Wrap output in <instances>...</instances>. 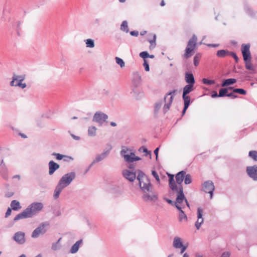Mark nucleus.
<instances>
[{
  "instance_id": "1",
  "label": "nucleus",
  "mask_w": 257,
  "mask_h": 257,
  "mask_svg": "<svg viewBox=\"0 0 257 257\" xmlns=\"http://www.w3.org/2000/svg\"><path fill=\"white\" fill-rule=\"evenodd\" d=\"M169 177V185L170 188L173 191L177 192L176 201L175 202V207L177 209H181L184 208L185 204H183V202H185V205L188 207H189V204L186 199L183 192V188L182 186L177 187L176 184L174 179V175L168 174Z\"/></svg>"
},
{
  "instance_id": "2",
  "label": "nucleus",
  "mask_w": 257,
  "mask_h": 257,
  "mask_svg": "<svg viewBox=\"0 0 257 257\" xmlns=\"http://www.w3.org/2000/svg\"><path fill=\"white\" fill-rule=\"evenodd\" d=\"M43 208L44 204L42 202H33L28 205L22 212L17 215L14 220L17 221L20 219L33 217L40 212Z\"/></svg>"
},
{
  "instance_id": "3",
  "label": "nucleus",
  "mask_w": 257,
  "mask_h": 257,
  "mask_svg": "<svg viewBox=\"0 0 257 257\" xmlns=\"http://www.w3.org/2000/svg\"><path fill=\"white\" fill-rule=\"evenodd\" d=\"M75 177V173L71 172L64 175L61 178L54 190L53 197L55 199L59 197L63 189L69 186Z\"/></svg>"
},
{
  "instance_id": "4",
  "label": "nucleus",
  "mask_w": 257,
  "mask_h": 257,
  "mask_svg": "<svg viewBox=\"0 0 257 257\" xmlns=\"http://www.w3.org/2000/svg\"><path fill=\"white\" fill-rule=\"evenodd\" d=\"M137 179L139 181L140 187L143 192L153 189V186L150 179L143 172L141 171L139 173Z\"/></svg>"
},
{
  "instance_id": "5",
  "label": "nucleus",
  "mask_w": 257,
  "mask_h": 257,
  "mask_svg": "<svg viewBox=\"0 0 257 257\" xmlns=\"http://www.w3.org/2000/svg\"><path fill=\"white\" fill-rule=\"evenodd\" d=\"M197 40V37L195 35H193L192 38L189 40L185 49V52L184 54L185 58H188L192 56V53L196 47Z\"/></svg>"
},
{
  "instance_id": "6",
  "label": "nucleus",
  "mask_w": 257,
  "mask_h": 257,
  "mask_svg": "<svg viewBox=\"0 0 257 257\" xmlns=\"http://www.w3.org/2000/svg\"><path fill=\"white\" fill-rule=\"evenodd\" d=\"M176 92V90H173L166 94L164 99L165 104L163 108L164 113H166L170 109Z\"/></svg>"
},
{
  "instance_id": "7",
  "label": "nucleus",
  "mask_w": 257,
  "mask_h": 257,
  "mask_svg": "<svg viewBox=\"0 0 257 257\" xmlns=\"http://www.w3.org/2000/svg\"><path fill=\"white\" fill-rule=\"evenodd\" d=\"M142 198L146 202H156L158 199V194L152 189L149 191L143 192Z\"/></svg>"
},
{
  "instance_id": "8",
  "label": "nucleus",
  "mask_w": 257,
  "mask_h": 257,
  "mask_svg": "<svg viewBox=\"0 0 257 257\" xmlns=\"http://www.w3.org/2000/svg\"><path fill=\"white\" fill-rule=\"evenodd\" d=\"M111 149L112 147L111 145H109L108 148L105 149L102 153L97 154L91 164H90V167H91L94 164L99 162L106 158Z\"/></svg>"
},
{
  "instance_id": "9",
  "label": "nucleus",
  "mask_w": 257,
  "mask_h": 257,
  "mask_svg": "<svg viewBox=\"0 0 257 257\" xmlns=\"http://www.w3.org/2000/svg\"><path fill=\"white\" fill-rule=\"evenodd\" d=\"M108 117V116L106 114L99 111L94 113L92 120L98 123L99 125H102L106 121Z\"/></svg>"
},
{
  "instance_id": "10",
  "label": "nucleus",
  "mask_w": 257,
  "mask_h": 257,
  "mask_svg": "<svg viewBox=\"0 0 257 257\" xmlns=\"http://www.w3.org/2000/svg\"><path fill=\"white\" fill-rule=\"evenodd\" d=\"M49 223L48 222H45L41 223L38 227H37L32 232V237L33 238H37L40 234H44L47 229L46 227L48 226Z\"/></svg>"
},
{
  "instance_id": "11",
  "label": "nucleus",
  "mask_w": 257,
  "mask_h": 257,
  "mask_svg": "<svg viewBox=\"0 0 257 257\" xmlns=\"http://www.w3.org/2000/svg\"><path fill=\"white\" fill-rule=\"evenodd\" d=\"M214 188L213 183L211 181H206L202 184V190L206 193L210 194V199L212 198Z\"/></svg>"
},
{
  "instance_id": "12",
  "label": "nucleus",
  "mask_w": 257,
  "mask_h": 257,
  "mask_svg": "<svg viewBox=\"0 0 257 257\" xmlns=\"http://www.w3.org/2000/svg\"><path fill=\"white\" fill-rule=\"evenodd\" d=\"M13 239L17 243L23 244L26 242L25 233L23 231H18L14 234Z\"/></svg>"
},
{
  "instance_id": "13",
  "label": "nucleus",
  "mask_w": 257,
  "mask_h": 257,
  "mask_svg": "<svg viewBox=\"0 0 257 257\" xmlns=\"http://www.w3.org/2000/svg\"><path fill=\"white\" fill-rule=\"evenodd\" d=\"M249 44H242L241 45V52L243 60L246 61L247 60H251V54L249 51Z\"/></svg>"
},
{
  "instance_id": "14",
  "label": "nucleus",
  "mask_w": 257,
  "mask_h": 257,
  "mask_svg": "<svg viewBox=\"0 0 257 257\" xmlns=\"http://www.w3.org/2000/svg\"><path fill=\"white\" fill-rule=\"evenodd\" d=\"M246 173L249 177L254 181H257V166L247 167Z\"/></svg>"
},
{
  "instance_id": "15",
  "label": "nucleus",
  "mask_w": 257,
  "mask_h": 257,
  "mask_svg": "<svg viewBox=\"0 0 257 257\" xmlns=\"http://www.w3.org/2000/svg\"><path fill=\"white\" fill-rule=\"evenodd\" d=\"M203 210L201 208H198L197 212V220L195 223V226L197 229H199L201 225L204 222V219L203 218Z\"/></svg>"
},
{
  "instance_id": "16",
  "label": "nucleus",
  "mask_w": 257,
  "mask_h": 257,
  "mask_svg": "<svg viewBox=\"0 0 257 257\" xmlns=\"http://www.w3.org/2000/svg\"><path fill=\"white\" fill-rule=\"evenodd\" d=\"M25 79V76L24 75H18L14 74L12 77V80L10 82L11 86L17 87V83L23 82Z\"/></svg>"
},
{
  "instance_id": "17",
  "label": "nucleus",
  "mask_w": 257,
  "mask_h": 257,
  "mask_svg": "<svg viewBox=\"0 0 257 257\" xmlns=\"http://www.w3.org/2000/svg\"><path fill=\"white\" fill-rule=\"evenodd\" d=\"M122 174L123 176L131 182H133L136 178V173L128 170H124Z\"/></svg>"
},
{
  "instance_id": "18",
  "label": "nucleus",
  "mask_w": 257,
  "mask_h": 257,
  "mask_svg": "<svg viewBox=\"0 0 257 257\" xmlns=\"http://www.w3.org/2000/svg\"><path fill=\"white\" fill-rule=\"evenodd\" d=\"M49 174L52 175L60 168V165L53 161H50L48 163Z\"/></svg>"
},
{
  "instance_id": "19",
  "label": "nucleus",
  "mask_w": 257,
  "mask_h": 257,
  "mask_svg": "<svg viewBox=\"0 0 257 257\" xmlns=\"http://www.w3.org/2000/svg\"><path fill=\"white\" fill-rule=\"evenodd\" d=\"M186 175V172L182 171L178 173L176 175V184L177 187L182 186V183L184 179L185 175Z\"/></svg>"
},
{
  "instance_id": "20",
  "label": "nucleus",
  "mask_w": 257,
  "mask_h": 257,
  "mask_svg": "<svg viewBox=\"0 0 257 257\" xmlns=\"http://www.w3.org/2000/svg\"><path fill=\"white\" fill-rule=\"evenodd\" d=\"M141 83V77L137 73H134L132 79V85L134 88L139 87Z\"/></svg>"
},
{
  "instance_id": "21",
  "label": "nucleus",
  "mask_w": 257,
  "mask_h": 257,
  "mask_svg": "<svg viewBox=\"0 0 257 257\" xmlns=\"http://www.w3.org/2000/svg\"><path fill=\"white\" fill-rule=\"evenodd\" d=\"M124 159L127 162H133L135 161L140 160L141 159L139 157L135 156L134 153H131L130 155H124Z\"/></svg>"
},
{
  "instance_id": "22",
  "label": "nucleus",
  "mask_w": 257,
  "mask_h": 257,
  "mask_svg": "<svg viewBox=\"0 0 257 257\" xmlns=\"http://www.w3.org/2000/svg\"><path fill=\"white\" fill-rule=\"evenodd\" d=\"M183 240L181 238L178 236H175L173 241V246L176 249H179L182 246Z\"/></svg>"
},
{
  "instance_id": "23",
  "label": "nucleus",
  "mask_w": 257,
  "mask_h": 257,
  "mask_svg": "<svg viewBox=\"0 0 257 257\" xmlns=\"http://www.w3.org/2000/svg\"><path fill=\"white\" fill-rule=\"evenodd\" d=\"M82 239H80L76 241L71 247L70 252L71 253H76L78 251L80 245L82 244Z\"/></svg>"
},
{
  "instance_id": "24",
  "label": "nucleus",
  "mask_w": 257,
  "mask_h": 257,
  "mask_svg": "<svg viewBox=\"0 0 257 257\" xmlns=\"http://www.w3.org/2000/svg\"><path fill=\"white\" fill-rule=\"evenodd\" d=\"M3 163V160L2 161V163L1 165V175L2 176V177L7 180L8 179V170L6 168L5 164H2Z\"/></svg>"
},
{
  "instance_id": "25",
  "label": "nucleus",
  "mask_w": 257,
  "mask_h": 257,
  "mask_svg": "<svg viewBox=\"0 0 257 257\" xmlns=\"http://www.w3.org/2000/svg\"><path fill=\"white\" fill-rule=\"evenodd\" d=\"M185 79L188 84L193 85L195 83L194 77L192 73H186Z\"/></svg>"
},
{
  "instance_id": "26",
  "label": "nucleus",
  "mask_w": 257,
  "mask_h": 257,
  "mask_svg": "<svg viewBox=\"0 0 257 257\" xmlns=\"http://www.w3.org/2000/svg\"><path fill=\"white\" fill-rule=\"evenodd\" d=\"M97 128L94 126H90L88 128V135L93 137L96 136Z\"/></svg>"
},
{
  "instance_id": "27",
  "label": "nucleus",
  "mask_w": 257,
  "mask_h": 257,
  "mask_svg": "<svg viewBox=\"0 0 257 257\" xmlns=\"http://www.w3.org/2000/svg\"><path fill=\"white\" fill-rule=\"evenodd\" d=\"M11 207L12 209H13L14 210H18L22 207L20 202L16 200H13L11 202Z\"/></svg>"
},
{
  "instance_id": "28",
  "label": "nucleus",
  "mask_w": 257,
  "mask_h": 257,
  "mask_svg": "<svg viewBox=\"0 0 257 257\" xmlns=\"http://www.w3.org/2000/svg\"><path fill=\"white\" fill-rule=\"evenodd\" d=\"M179 210L180 212L179 214V220L180 222L185 221L186 222L188 220V218L186 214L184 213V212L182 210V209H178Z\"/></svg>"
},
{
  "instance_id": "29",
  "label": "nucleus",
  "mask_w": 257,
  "mask_h": 257,
  "mask_svg": "<svg viewBox=\"0 0 257 257\" xmlns=\"http://www.w3.org/2000/svg\"><path fill=\"white\" fill-rule=\"evenodd\" d=\"M193 90V85L188 84L183 88V94L187 95Z\"/></svg>"
},
{
  "instance_id": "30",
  "label": "nucleus",
  "mask_w": 257,
  "mask_h": 257,
  "mask_svg": "<svg viewBox=\"0 0 257 257\" xmlns=\"http://www.w3.org/2000/svg\"><path fill=\"white\" fill-rule=\"evenodd\" d=\"M229 51L227 50H220L217 52L216 55L218 57L223 58L229 56Z\"/></svg>"
},
{
  "instance_id": "31",
  "label": "nucleus",
  "mask_w": 257,
  "mask_h": 257,
  "mask_svg": "<svg viewBox=\"0 0 257 257\" xmlns=\"http://www.w3.org/2000/svg\"><path fill=\"white\" fill-rule=\"evenodd\" d=\"M236 80L234 78H229L225 80L222 83V86L224 87L235 83Z\"/></svg>"
},
{
  "instance_id": "32",
  "label": "nucleus",
  "mask_w": 257,
  "mask_h": 257,
  "mask_svg": "<svg viewBox=\"0 0 257 257\" xmlns=\"http://www.w3.org/2000/svg\"><path fill=\"white\" fill-rule=\"evenodd\" d=\"M61 239V238H60L57 241L55 242H53L51 248L53 250L56 251L59 250L61 247V245L60 243V241Z\"/></svg>"
},
{
  "instance_id": "33",
  "label": "nucleus",
  "mask_w": 257,
  "mask_h": 257,
  "mask_svg": "<svg viewBox=\"0 0 257 257\" xmlns=\"http://www.w3.org/2000/svg\"><path fill=\"white\" fill-rule=\"evenodd\" d=\"M52 155L56 157V159L58 160H61L62 159H63L64 158H68L70 160L73 159V158L72 157L67 156L63 155H62V154H60L59 153H53L52 154Z\"/></svg>"
},
{
  "instance_id": "34",
  "label": "nucleus",
  "mask_w": 257,
  "mask_h": 257,
  "mask_svg": "<svg viewBox=\"0 0 257 257\" xmlns=\"http://www.w3.org/2000/svg\"><path fill=\"white\" fill-rule=\"evenodd\" d=\"M228 89H230V90H233V92L234 93H239L240 94H242V95H245L246 94V91L244 90L243 89H241V88H233V87H228Z\"/></svg>"
},
{
  "instance_id": "35",
  "label": "nucleus",
  "mask_w": 257,
  "mask_h": 257,
  "mask_svg": "<svg viewBox=\"0 0 257 257\" xmlns=\"http://www.w3.org/2000/svg\"><path fill=\"white\" fill-rule=\"evenodd\" d=\"M120 30L125 33H128L129 32V29L128 28L127 22L126 21H123L121 25H120Z\"/></svg>"
},
{
  "instance_id": "36",
  "label": "nucleus",
  "mask_w": 257,
  "mask_h": 257,
  "mask_svg": "<svg viewBox=\"0 0 257 257\" xmlns=\"http://www.w3.org/2000/svg\"><path fill=\"white\" fill-rule=\"evenodd\" d=\"M85 42L86 46L87 48H92L95 46L94 40L91 39H88L85 40Z\"/></svg>"
},
{
  "instance_id": "37",
  "label": "nucleus",
  "mask_w": 257,
  "mask_h": 257,
  "mask_svg": "<svg viewBox=\"0 0 257 257\" xmlns=\"http://www.w3.org/2000/svg\"><path fill=\"white\" fill-rule=\"evenodd\" d=\"M201 57V54L200 53H197L195 55V56L194 57V64L195 66H197L198 65L199 63V60L200 58Z\"/></svg>"
},
{
  "instance_id": "38",
  "label": "nucleus",
  "mask_w": 257,
  "mask_h": 257,
  "mask_svg": "<svg viewBox=\"0 0 257 257\" xmlns=\"http://www.w3.org/2000/svg\"><path fill=\"white\" fill-rule=\"evenodd\" d=\"M182 98L184 100V105L189 106L190 103V97L187 95L183 94Z\"/></svg>"
},
{
  "instance_id": "39",
  "label": "nucleus",
  "mask_w": 257,
  "mask_h": 257,
  "mask_svg": "<svg viewBox=\"0 0 257 257\" xmlns=\"http://www.w3.org/2000/svg\"><path fill=\"white\" fill-rule=\"evenodd\" d=\"M251 60H247L245 62V68L247 70H253L254 68L250 62Z\"/></svg>"
},
{
  "instance_id": "40",
  "label": "nucleus",
  "mask_w": 257,
  "mask_h": 257,
  "mask_svg": "<svg viewBox=\"0 0 257 257\" xmlns=\"http://www.w3.org/2000/svg\"><path fill=\"white\" fill-rule=\"evenodd\" d=\"M184 179V183L186 185L189 184L192 182V177L189 174H186Z\"/></svg>"
},
{
  "instance_id": "41",
  "label": "nucleus",
  "mask_w": 257,
  "mask_h": 257,
  "mask_svg": "<svg viewBox=\"0 0 257 257\" xmlns=\"http://www.w3.org/2000/svg\"><path fill=\"white\" fill-rule=\"evenodd\" d=\"M228 88H221L219 90V94H218V97H224L225 96H226Z\"/></svg>"
},
{
  "instance_id": "42",
  "label": "nucleus",
  "mask_w": 257,
  "mask_h": 257,
  "mask_svg": "<svg viewBox=\"0 0 257 257\" xmlns=\"http://www.w3.org/2000/svg\"><path fill=\"white\" fill-rule=\"evenodd\" d=\"M156 35L155 34H154L153 39L149 41L150 43L151 44V45L150 46V49H154L156 47Z\"/></svg>"
},
{
  "instance_id": "43",
  "label": "nucleus",
  "mask_w": 257,
  "mask_h": 257,
  "mask_svg": "<svg viewBox=\"0 0 257 257\" xmlns=\"http://www.w3.org/2000/svg\"><path fill=\"white\" fill-rule=\"evenodd\" d=\"M249 156L253 159L254 161H257V151H251L248 153Z\"/></svg>"
},
{
  "instance_id": "44",
  "label": "nucleus",
  "mask_w": 257,
  "mask_h": 257,
  "mask_svg": "<svg viewBox=\"0 0 257 257\" xmlns=\"http://www.w3.org/2000/svg\"><path fill=\"white\" fill-rule=\"evenodd\" d=\"M115 60H116V63L118 65H119L121 68L124 67L125 63L122 59H121L119 57H116Z\"/></svg>"
},
{
  "instance_id": "45",
  "label": "nucleus",
  "mask_w": 257,
  "mask_h": 257,
  "mask_svg": "<svg viewBox=\"0 0 257 257\" xmlns=\"http://www.w3.org/2000/svg\"><path fill=\"white\" fill-rule=\"evenodd\" d=\"M202 82L204 84L211 85L215 84V81L213 80H208L206 78H203L202 79Z\"/></svg>"
},
{
  "instance_id": "46",
  "label": "nucleus",
  "mask_w": 257,
  "mask_h": 257,
  "mask_svg": "<svg viewBox=\"0 0 257 257\" xmlns=\"http://www.w3.org/2000/svg\"><path fill=\"white\" fill-rule=\"evenodd\" d=\"M162 104H163V101L162 100L159 101L155 103V111H158L161 108Z\"/></svg>"
},
{
  "instance_id": "47",
  "label": "nucleus",
  "mask_w": 257,
  "mask_h": 257,
  "mask_svg": "<svg viewBox=\"0 0 257 257\" xmlns=\"http://www.w3.org/2000/svg\"><path fill=\"white\" fill-rule=\"evenodd\" d=\"M139 151L141 152H144L146 153L145 155L146 156H147L148 155H150L151 156V152L148 151L147 149L145 147H142L139 149Z\"/></svg>"
},
{
  "instance_id": "48",
  "label": "nucleus",
  "mask_w": 257,
  "mask_h": 257,
  "mask_svg": "<svg viewBox=\"0 0 257 257\" xmlns=\"http://www.w3.org/2000/svg\"><path fill=\"white\" fill-rule=\"evenodd\" d=\"M140 57L143 58L144 60L145 59L147 58H148V56H149V53L146 51H143L142 52H141L139 54Z\"/></svg>"
},
{
  "instance_id": "49",
  "label": "nucleus",
  "mask_w": 257,
  "mask_h": 257,
  "mask_svg": "<svg viewBox=\"0 0 257 257\" xmlns=\"http://www.w3.org/2000/svg\"><path fill=\"white\" fill-rule=\"evenodd\" d=\"M152 174L155 177L158 183H160V180L157 173L155 171L153 170L152 171Z\"/></svg>"
},
{
  "instance_id": "50",
  "label": "nucleus",
  "mask_w": 257,
  "mask_h": 257,
  "mask_svg": "<svg viewBox=\"0 0 257 257\" xmlns=\"http://www.w3.org/2000/svg\"><path fill=\"white\" fill-rule=\"evenodd\" d=\"M143 65L145 67V69L146 71H149L150 70V67L148 62L146 59L144 60V64Z\"/></svg>"
},
{
  "instance_id": "51",
  "label": "nucleus",
  "mask_w": 257,
  "mask_h": 257,
  "mask_svg": "<svg viewBox=\"0 0 257 257\" xmlns=\"http://www.w3.org/2000/svg\"><path fill=\"white\" fill-rule=\"evenodd\" d=\"M229 56H231V57H232L235 59L236 62H238V58L237 57L235 53L232 52H229Z\"/></svg>"
},
{
  "instance_id": "52",
  "label": "nucleus",
  "mask_w": 257,
  "mask_h": 257,
  "mask_svg": "<svg viewBox=\"0 0 257 257\" xmlns=\"http://www.w3.org/2000/svg\"><path fill=\"white\" fill-rule=\"evenodd\" d=\"M16 85L17 87H19L22 89H24L27 86V84L25 83H23V82L20 83H17Z\"/></svg>"
},
{
  "instance_id": "53",
  "label": "nucleus",
  "mask_w": 257,
  "mask_h": 257,
  "mask_svg": "<svg viewBox=\"0 0 257 257\" xmlns=\"http://www.w3.org/2000/svg\"><path fill=\"white\" fill-rule=\"evenodd\" d=\"M127 151H128V150L126 148L123 147V148L120 151V155L124 158V155H128V154H126V153L127 152Z\"/></svg>"
},
{
  "instance_id": "54",
  "label": "nucleus",
  "mask_w": 257,
  "mask_h": 257,
  "mask_svg": "<svg viewBox=\"0 0 257 257\" xmlns=\"http://www.w3.org/2000/svg\"><path fill=\"white\" fill-rule=\"evenodd\" d=\"M69 133L70 134L72 138L76 140V141H79L80 140V137L77 136H75L74 134H72L70 132H69Z\"/></svg>"
},
{
  "instance_id": "55",
  "label": "nucleus",
  "mask_w": 257,
  "mask_h": 257,
  "mask_svg": "<svg viewBox=\"0 0 257 257\" xmlns=\"http://www.w3.org/2000/svg\"><path fill=\"white\" fill-rule=\"evenodd\" d=\"M187 246L186 245H182V246L180 247L179 249H180V253L182 254L187 249Z\"/></svg>"
},
{
  "instance_id": "56",
  "label": "nucleus",
  "mask_w": 257,
  "mask_h": 257,
  "mask_svg": "<svg viewBox=\"0 0 257 257\" xmlns=\"http://www.w3.org/2000/svg\"><path fill=\"white\" fill-rule=\"evenodd\" d=\"M226 96L230 97L232 98H235L237 97V96L236 95L234 94L233 92L232 93H230L227 94Z\"/></svg>"
},
{
  "instance_id": "57",
  "label": "nucleus",
  "mask_w": 257,
  "mask_h": 257,
  "mask_svg": "<svg viewBox=\"0 0 257 257\" xmlns=\"http://www.w3.org/2000/svg\"><path fill=\"white\" fill-rule=\"evenodd\" d=\"M230 253L229 251H225L222 253L221 257H229Z\"/></svg>"
},
{
  "instance_id": "58",
  "label": "nucleus",
  "mask_w": 257,
  "mask_h": 257,
  "mask_svg": "<svg viewBox=\"0 0 257 257\" xmlns=\"http://www.w3.org/2000/svg\"><path fill=\"white\" fill-rule=\"evenodd\" d=\"M130 34L133 36L137 37L139 35V32L137 31H131Z\"/></svg>"
},
{
  "instance_id": "59",
  "label": "nucleus",
  "mask_w": 257,
  "mask_h": 257,
  "mask_svg": "<svg viewBox=\"0 0 257 257\" xmlns=\"http://www.w3.org/2000/svg\"><path fill=\"white\" fill-rule=\"evenodd\" d=\"M12 210L11 208H9L6 213L5 217H8L11 214Z\"/></svg>"
},
{
  "instance_id": "60",
  "label": "nucleus",
  "mask_w": 257,
  "mask_h": 257,
  "mask_svg": "<svg viewBox=\"0 0 257 257\" xmlns=\"http://www.w3.org/2000/svg\"><path fill=\"white\" fill-rule=\"evenodd\" d=\"M159 148H157L155 150H154V154H155L156 156V159H157L158 158V152H159Z\"/></svg>"
},
{
  "instance_id": "61",
  "label": "nucleus",
  "mask_w": 257,
  "mask_h": 257,
  "mask_svg": "<svg viewBox=\"0 0 257 257\" xmlns=\"http://www.w3.org/2000/svg\"><path fill=\"white\" fill-rule=\"evenodd\" d=\"M189 106H186V105H184V108H183V110L182 111V115H184L187 110V109L188 108Z\"/></svg>"
},
{
  "instance_id": "62",
  "label": "nucleus",
  "mask_w": 257,
  "mask_h": 257,
  "mask_svg": "<svg viewBox=\"0 0 257 257\" xmlns=\"http://www.w3.org/2000/svg\"><path fill=\"white\" fill-rule=\"evenodd\" d=\"M211 96L213 98L218 97V94H217V93L215 91V92H214L212 94Z\"/></svg>"
},
{
  "instance_id": "63",
  "label": "nucleus",
  "mask_w": 257,
  "mask_h": 257,
  "mask_svg": "<svg viewBox=\"0 0 257 257\" xmlns=\"http://www.w3.org/2000/svg\"><path fill=\"white\" fill-rule=\"evenodd\" d=\"M207 46L209 47H217L218 46V44H208V45H207Z\"/></svg>"
},
{
  "instance_id": "64",
  "label": "nucleus",
  "mask_w": 257,
  "mask_h": 257,
  "mask_svg": "<svg viewBox=\"0 0 257 257\" xmlns=\"http://www.w3.org/2000/svg\"><path fill=\"white\" fill-rule=\"evenodd\" d=\"M13 178H17L20 180L21 179V176L19 175H16L13 176Z\"/></svg>"
}]
</instances>
